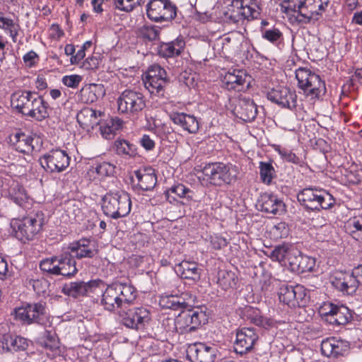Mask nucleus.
<instances>
[{
    "instance_id": "obj_59",
    "label": "nucleus",
    "mask_w": 362,
    "mask_h": 362,
    "mask_svg": "<svg viewBox=\"0 0 362 362\" xmlns=\"http://www.w3.org/2000/svg\"><path fill=\"white\" fill-rule=\"evenodd\" d=\"M17 24L18 23H14V21L11 18L0 16V28L3 30L9 31L10 29Z\"/></svg>"
},
{
    "instance_id": "obj_14",
    "label": "nucleus",
    "mask_w": 362,
    "mask_h": 362,
    "mask_svg": "<svg viewBox=\"0 0 362 362\" xmlns=\"http://www.w3.org/2000/svg\"><path fill=\"white\" fill-rule=\"evenodd\" d=\"M70 160L68 153L61 149H53L39 159L41 166L50 173L63 172L69 167Z\"/></svg>"
},
{
    "instance_id": "obj_9",
    "label": "nucleus",
    "mask_w": 362,
    "mask_h": 362,
    "mask_svg": "<svg viewBox=\"0 0 362 362\" xmlns=\"http://www.w3.org/2000/svg\"><path fill=\"white\" fill-rule=\"evenodd\" d=\"M208 322V316L203 308L181 312L173 320L174 329L180 334L192 333Z\"/></svg>"
},
{
    "instance_id": "obj_36",
    "label": "nucleus",
    "mask_w": 362,
    "mask_h": 362,
    "mask_svg": "<svg viewBox=\"0 0 362 362\" xmlns=\"http://www.w3.org/2000/svg\"><path fill=\"white\" fill-rule=\"evenodd\" d=\"M194 195V192L183 184L174 185L165 192L166 199L170 203L177 201L178 198L189 202L193 199Z\"/></svg>"
},
{
    "instance_id": "obj_37",
    "label": "nucleus",
    "mask_w": 362,
    "mask_h": 362,
    "mask_svg": "<svg viewBox=\"0 0 362 362\" xmlns=\"http://www.w3.org/2000/svg\"><path fill=\"white\" fill-rule=\"evenodd\" d=\"M185 42L182 39L177 38L170 42H162L158 47V53L163 57H173L180 55L184 49Z\"/></svg>"
},
{
    "instance_id": "obj_45",
    "label": "nucleus",
    "mask_w": 362,
    "mask_h": 362,
    "mask_svg": "<svg viewBox=\"0 0 362 362\" xmlns=\"http://www.w3.org/2000/svg\"><path fill=\"white\" fill-rule=\"evenodd\" d=\"M40 345L45 349L54 352L59 348V341L56 332L53 330L46 329L40 339Z\"/></svg>"
},
{
    "instance_id": "obj_13",
    "label": "nucleus",
    "mask_w": 362,
    "mask_h": 362,
    "mask_svg": "<svg viewBox=\"0 0 362 362\" xmlns=\"http://www.w3.org/2000/svg\"><path fill=\"white\" fill-rule=\"evenodd\" d=\"M146 15L151 21H169L176 17L177 7L170 0H151L146 5Z\"/></svg>"
},
{
    "instance_id": "obj_33",
    "label": "nucleus",
    "mask_w": 362,
    "mask_h": 362,
    "mask_svg": "<svg viewBox=\"0 0 362 362\" xmlns=\"http://www.w3.org/2000/svg\"><path fill=\"white\" fill-rule=\"evenodd\" d=\"M57 275L71 277L74 276L78 269L76 267V261L69 252H66L57 256Z\"/></svg>"
},
{
    "instance_id": "obj_12",
    "label": "nucleus",
    "mask_w": 362,
    "mask_h": 362,
    "mask_svg": "<svg viewBox=\"0 0 362 362\" xmlns=\"http://www.w3.org/2000/svg\"><path fill=\"white\" fill-rule=\"evenodd\" d=\"M15 317L23 324L46 325L48 317L46 309L42 303H30L15 309Z\"/></svg>"
},
{
    "instance_id": "obj_24",
    "label": "nucleus",
    "mask_w": 362,
    "mask_h": 362,
    "mask_svg": "<svg viewBox=\"0 0 362 362\" xmlns=\"http://www.w3.org/2000/svg\"><path fill=\"white\" fill-rule=\"evenodd\" d=\"M349 349L347 341L335 337L324 339L321 343V351L324 356L337 358L344 356Z\"/></svg>"
},
{
    "instance_id": "obj_41",
    "label": "nucleus",
    "mask_w": 362,
    "mask_h": 362,
    "mask_svg": "<svg viewBox=\"0 0 362 362\" xmlns=\"http://www.w3.org/2000/svg\"><path fill=\"white\" fill-rule=\"evenodd\" d=\"M105 95V89L102 84H90L88 88L82 89L81 99L83 103H93Z\"/></svg>"
},
{
    "instance_id": "obj_23",
    "label": "nucleus",
    "mask_w": 362,
    "mask_h": 362,
    "mask_svg": "<svg viewBox=\"0 0 362 362\" xmlns=\"http://www.w3.org/2000/svg\"><path fill=\"white\" fill-rule=\"evenodd\" d=\"M195 296L192 294L185 292L180 296H165L160 300V305L163 308L172 310H181L194 306Z\"/></svg>"
},
{
    "instance_id": "obj_50",
    "label": "nucleus",
    "mask_w": 362,
    "mask_h": 362,
    "mask_svg": "<svg viewBox=\"0 0 362 362\" xmlns=\"http://www.w3.org/2000/svg\"><path fill=\"white\" fill-rule=\"evenodd\" d=\"M275 175V170L270 163L260 162L259 163V175L261 180L269 185Z\"/></svg>"
},
{
    "instance_id": "obj_26",
    "label": "nucleus",
    "mask_w": 362,
    "mask_h": 362,
    "mask_svg": "<svg viewBox=\"0 0 362 362\" xmlns=\"http://www.w3.org/2000/svg\"><path fill=\"white\" fill-rule=\"evenodd\" d=\"M240 317L245 321L269 329L274 325V320L270 318L264 317L259 309L252 306H245L240 311Z\"/></svg>"
},
{
    "instance_id": "obj_43",
    "label": "nucleus",
    "mask_w": 362,
    "mask_h": 362,
    "mask_svg": "<svg viewBox=\"0 0 362 362\" xmlns=\"http://www.w3.org/2000/svg\"><path fill=\"white\" fill-rule=\"evenodd\" d=\"M345 230L354 240L362 243V216L350 218L345 224Z\"/></svg>"
},
{
    "instance_id": "obj_20",
    "label": "nucleus",
    "mask_w": 362,
    "mask_h": 362,
    "mask_svg": "<svg viewBox=\"0 0 362 362\" xmlns=\"http://www.w3.org/2000/svg\"><path fill=\"white\" fill-rule=\"evenodd\" d=\"M217 348L214 344L197 342L189 347L188 356L194 362H214L217 355Z\"/></svg>"
},
{
    "instance_id": "obj_27",
    "label": "nucleus",
    "mask_w": 362,
    "mask_h": 362,
    "mask_svg": "<svg viewBox=\"0 0 362 362\" xmlns=\"http://www.w3.org/2000/svg\"><path fill=\"white\" fill-rule=\"evenodd\" d=\"M96 286L94 281H74L65 284L62 289L64 295L78 298L87 295L89 292H93V288Z\"/></svg>"
},
{
    "instance_id": "obj_58",
    "label": "nucleus",
    "mask_w": 362,
    "mask_h": 362,
    "mask_svg": "<svg viewBox=\"0 0 362 362\" xmlns=\"http://www.w3.org/2000/svg\"><path fill=\"white\" fill-rule=\"evenodd\" d=\"M110 124V123L109 122L106 124H101L100 127L101 134L107 139H111L116 132L115 129H113V127Z\"/></svg>"
},
{
    "instance_id": "obj_35",
    "label": "nucleus",
    "mask_w": 362,
    "mask_h": 362,
    "mask_svg": "<svg viewBox=\"0 0 362 362\" xmlns=\"http://www.w3.org/2000/svg\"><path fill=\"white\" fill-rule=\"evenodd\" d=\"M137 185L144 191H150L154 188L157 177L154 169L151 168L139 169L135 172Z\"/></svg>"
},
{
    "instance_id": "obj_15",
    "label": "nucleus",
    "mask_w": 362,
    "mask_h": 362,
    "mask_svg": "<svg viewBox=\"0 0 362 362\" xmlns=\"http://www.w3.org/2000/svg\"><path fill=\"white\" fill-rule=\"evenodd\" d=\"M280 302L290 308L303 307L306 303V291L303 286L283 284L278 292Z\"/></svg>"
},
{
    "instance_id": "obj_22",
    "label": "nucleus",
    "mask_w": 362,
    "mask_h": 362,
    "mask_svg": "<svg viewBox=\"0 0 362 362\" xmlns=\"http://www.w3.org/2000/svg\"><path fill=\"white\" fill-rule=\"evenodd\" d=\"M68 250L74 257L78 259L93 258L98 253L95 243L90 238H81L73 242L69 245Z\"/></svg>"
},
{
    "instance_id": "obj_55",
    "label": "nucleus",
    "mask_w": 362,
    "mask_h": 362,
    "mask_svg": "<svg viewBox=\"0 0 362 362\" xmlns=\"http://www.w3.org/2000/svg\"><path fill=\"white\" fill-rule=\"evenodd\" d=\"M337 306V305H334L332 303H325L320 307L319 313L322 316L325 317V320L327 322V319L332 316V314L334 313Z\"/></svg>"
},
{
    "instance_id": "obj_18",
    "label": "nucleus",
    "mask_w": 362,
    "mask_h": 362,
    "mask_svg": "<svg viewBox=\"0 0 362 362\" xmlns=\"http://www.w3.org/2000/svg\"><path fill=\"white\" fill-rule=\"evenodd\" d=\"M310 2L311 0H284L282 7L285 8V12L293 11L292 18L298 24H308L311 23L314 15H319L320 13L310 9L307 12H302L303 6Z\"/></svg>"
},
{
    "instance_id": "obj_62",
    "label": "nucleus",
    "mask_w": 362,
    "mask_h": 362,
    "mask_svg": "<svg viewBox=\"0 0 362 362\" xmlns=\"http://www.w3.org/2000/svg\"><path fill=\"white\" fill-rule=\"evenodd\" d=\"M37 58V54L34 51H30L23 56V62L30 67L34 66L35 64V59Z\"/></svg>"
},
{
    "instance_id": "obj_64",
    "label": "nucleus",
    "mask_w": 362,
    "mask_h": 362,
    "mask_svg": "<svg viewBox=\"0 0 362 362\" xmlns=\"http://www.w3.org/2000/svg\"><path fill=\"white\" fill-rule=\"evenodd\" d=\"M353 274L356 277L358 286H362V264L353 269Z\"/></svg>"
},
{
    "instance_id": "obj_40",
    "label": "nucleus",
    "mask_w": 362,
    "mask_h": 362,
    "mask_svg": "<svg viewBox=\"0 0 362 362\" xmlns=\"http://www.w3.org/2000/svg\"><path fill=\"white\" fill-rule=\"evenodd\" d=\"M113 149L117 155L125 159L134 158L137 155L136 146L125 139L115 140Z\"/></svg>"
},
{
    "instance_id": "obj_19",
    "label": "nucleus",
    "mask_w": 362,
    "mask_h": 362,
    "mask_svg": "<svg viewBox=\"0 0 362 362\" xmlns=\"http://www.w3.org/2000/svg\"><path fill=\"white\" fill-rule=\"evenodd\" d=\"M222 82L228 90L243 91L250 87L251 76L244 70L234 69L225 74Z\"/></svg>"
},
{
    "instance_id": "obj_5",
    "label": "nucleus",
    "mask_w": 362,
    "mask_h": 362,
    "mask_svg": "<svg viewBox=\"0 0 362 362\" xmlns=\"http://www.w3.org/2000/svg\"><path fill=\"white\" fill-rule=\"evenodd\" d=\"M43 214H35L21 219H13L11 222L12 233L21 242L34 240L42 228Z\"/></svg>"
},
{
    "instance_id": "obj_57",
    "label": "nucleus",
    "mask_w": 362,
    "mask_h": 362,
    "mask_svg": "<svg viewBox=\"0 0 362 362\" xmlns=\"http://www.w3.org/2000/svg\"><path fill=\"white\" fill-rule=\"evenodd\" d=\"M141 145L147 151H151L155 148V141L147 134L143 135L140 140Z\"/></svg>"
},
{
    "instance_id": "obj_28",
    "label": "nucleus",
    "mask_w": 362,
    "mask_h": 362,
    "mask_svg": "<svg viewBox=\"0 0 362 362\" xmlns=\"http://www.w3.org/2000/svg\"><path fill=\"white\" fill-rule=\"evenodd\" d=\"M101 111H98L90 107L83 108L76 115V119L83 129H93L100 124L99 117L103 115Z\"/></svg>"
},
{
    "instance_id": "obj_48",
    "label": "nucleus",
    "mask_w": 362,
    "mask_h": 362,
    "mask_svg": "<svg viewBox=\"0 0 362 362\" xmlns=\"http://www.w3.org/2000/svg\"><path fill=\"white\" fill-rule=\"evenodd\" d=\"M11 199L16 204L23 206L26 203L28 196L24 187L19 184H13L9 189Z\"/></svg>"
},
{
    "instance_id": "obj_7",
    "label": "nucleus",
    "mask_w": 362,
    "mask_h": 362,
    "mask_svg": "<svg viewBox=\"0 0 362 362\" xmlns=\"http://www.w3.org/2000/svg\"><path fill=\"white\" fill-rule=\"evenodd\" d=\"M298 87L312 99L318 98L326 92L325 83L315 72L307 67H299L295 71Z\"/></svg>"
},
{
    "instance_id": "obj_47",
    "label": "nucleus",
    "mask_w": 362,
    "mask_h": 362,
    "mask_svg": "<svg viewBox=\"0 0 362 362\" xmlns=\"http://www.w3.org/2000/svg\"><path fill=\"white\" fill-rule=\"evenodd\" d=\"M274 149L279 154L281 159L293 163L300 167H303L305 165V161L296 153H293L291 150L283 148L279 145H274Z\"/></svg>"
},
{
    "instance_id": "obj_44",
    "label": "nucleus",
    "mask_w": 362,
    "mask_h": 362,
    "mask_svg": "<svg viewBox=\"0 0 362 362\" xmlns=\"http://www.w3.org/2000/svg\"><path fill=\"white\" fill-rule=\"evenodd\" d=\"M238 281V276L234 272L222 269L218 272L217 283L225 291L235 288Z\"/></svg>"
},
{
    "instance_id": "obj_39",
    "label": "nucleus",
    "mask_w": 362,
    "mask_h": 362,
    "mask_svg": "<svg viewBox=\"0 0 362 362\" xmlns=\"http://www.w3.org/2000/svg\"><path fill=\"white\" fill-rule=\"evenodd\" d=\"M11 141L14 145L15 149L21 153H29L34 150L33 145V138L25 135L24 133L17 132L11 137Z\"/></svg>"
},
{
    "instance_id": "obj_63",
    "label": "nucleus",
    "mask_w": 362,
    "mask_h": 362,
    "mask_svg": "<svg viewBox=\"0 0 362 362\" xmlns=\"http://www.w3.org/2000/svg\"><path fill=\"white\" fill-rule=\"evenodd\" d=\"M180 81L185 83L188 88L194 87V78L191 74H188L187 73L181 74Z\"/></svg>"
},
{
    "instance_id": "obj_2",
    "label": "nucleus",
    "mask_w": 362,
    "mask_h": 362,
    "mask_svg": "<svg viewBox=\"0 0 362 362\" xmlns=\"http://www.w3.org/2000/svg\"><path fill=\"white\" fill-rule=\"evenodd\" d=\"M12 106L18 112L37 121L49 117V105L37 93L30 90H18L11 97Z\"/></svg>"
},
{
    "instance_id": "obj_6",
    "label": "nucleus",
    "mask_w": 362,
    "mask_h": 362,
    "mask_svg": "<svg viewBox=\"0 0 362 362\" xmlns=\"http://www.w3.org/2000/svg\"><path fill=\"white\" fill-rule=\"evenodd\" d=\"M103 213L112 218L126 216L131 211V200L129 194L124 191L110 192L103 197Z\"/></svg>"
},
{
    "instance_id": "obj_3",
    "label": "nucleus",
    "mask_w": 362,
    "mask_h": 362,
    "mask_svg": "<svg viewBox=\"0 0 362 362\" xmlns=\"http://www.w3.org/2000/svg\"><path fill=\"white\" fill-rule=\"evenodd\" d=\"M298 202L308 211H320L331 209L335 199L326 190L317 187H306L297 194Z\"/></svg>"
},
{
    "instance_id": "obj_46",
    "label": "nucleus",
    "mask_w": 362,
    "mask_h": 362,
    "mask_svg": "<svg viewBox=\"0 0 362 362\" xmlns=\"http://www.w3.org/2000/svg\"><path fill=\"white\" fill-rule=\"evenodd\" d=\"M160 28L146 23L139 28V35L145 40L154 41L159 39Z\"/></svg>"
},
{
    "instance_id": "obj_21",
    "label": "nucleus",
    "mask_w": 362,
    "mask_h": 362,
    "mask_svg": "<svg viewBox=\"0 0 362 362\" xmlns=\"http://www.w3.org/2000/svg\"><path fill=\"white\" fill-rule=\"evenodd\" d=\"M257 207L261 211L273 215H281L286 211V205L276 195L263 193L258 199Z\"/></svg>"
},
{
    "instance_id": "obj_25",
    "label": "nucleus",
    "mask_w": 362,
    "mask_h": 362,
    "mask_svg": "<svg viewBox=\"0 0 362 362\" xmlns=\"http://www.w3.org/2000/svg\"><path fill=\"white\" fill-rule=\"evenodd\" d=\"M332 286L344 294H354L358 287V284L355 275L351 273H337L332 280Z\"/></svg>"
},
{
    "instance_id": "obj_11",
    "label": "nucleus",
    "mask_w": 362,
    "mask_h": 362,
    "mask_svg": "<svg viewBox=\"0 0 362 362\" xmlns=\"http://www.w3.org/2000/svg\"><path fill=\"white\" fill-rule=\"evenodd\" d=\"M119 113L135 117L146 107V98L139 91L126 89L122 92L117 100Z\"/></svg>"
},
{
    "instance_id": "obj_54",
    "label": "nucleus",
    "mask_w": 362,
    "mask_h": 362,
    "mask_svg": "<svg viewBox=\"0 0 362 362\" xmlns=\"http://www.w3.org/2000/svg\"><path fill=\"white\" fill-rule=\"evenodd\" d=\"M96 172L100 176H110L115 172V165L107 162H103L97 165Z\"/></svg>"
},
{
    "instance_id": "obj_17",
    "label": "nucleus",
    "mask_w": 362,
    "mask_h": 362,
    "mask_svg": "<svg viewBox=\"0 0 362 362\" xmlns=\"http://www.w3.org/2000/svg\"><path fill=\"white\" fill-rule=\"evenodd\" d=\"M258 340L259 335L254 328L243 327L238 329L236 331L234 350L240 356L247 354L252 351Z\"/></svg>"
},
{
    "instance_id": "obj_51",
    "label": "nucleus",
    "mask_w": 362,
    "mask_h": 362,
    "mask_svg": "<svg viewBox=\"0 0 362 362\" xmlns=\"http://www.w3.org/2000/svg\"><path fill=\"white\" fill-rule=\"evenodd\" d=\"M142 0H112L114 8L120 11L131 12L141 5Z\"/></svg>"
},
{
    "instance_id": "obj_42",
    "label": "nucleus",
    "mask_w": 362,
    "mask_h": 362,
    "mask_svg": "<svg viewBox=\"0 0 362 362\" xmlns=\"http://www.w3.org/2000/svg\"><path fill=\"white\" fill-rule=\"evenodd\" d=\"M352 318L349 309L344 305H337L332 316L327 319V322L334 325L347 324Z\"/></svg>"
},
{
    "instance_id": "obj_32",
    "label": "nucleus",
    "mask_w": 362,
    "mask_h": 362,
    "mask_svg": "<svg viewBox=\"0 0 362 362\" xmlns=\"http://www.w3.org/2000/svg\"><path fill=\"white\" fill-rule=\"evenodd\" d=\"M174 124L180 126L189 133L195 134L199 129V122L195 117L183 112H173L170 115Z\"/></svg>"
},
{
    "instance_id": "obj_61",
    "label": "nucleus",
    "mask_w": 362,
    "mask_h": 362,
    "mask_svg": "<svg viewBox=\"0 0 362 362\" xmlns=\"http://www.w3.org/2000/svg\"><path fill=\"white\" fill-rule=\"evenodd\" d=\"M274 233L279 238L286 237L288 235V229L284 223H280L274 228Z\"/></svg>"
},
{
    "instance_id": "obj_30",
    "label": "nucleus",
    "mask_w": 362,
    "mask_h": 362,
    "mask_svg": "<svg viewBox=\"0 0 362 362\" xmlns=\"http://www.w3.org/2000/svg\"><path fill=\"white\" fill-rule=\"evenodd\" d=\"M289 266L292 271L298 273L311 272L315 266V259L302 255L298 250V254L290 258Z\"/></svg>"
},
{
    "instance_id": "obj_10",
    "label": "nucleus",
    "mask_w": 362,
    "mask_h": 362,
    "mask_svg": "<svg viewBox=\"0 0 362 362\" xmlns=\"http://www.w3.org/2000/svg\"><path fill=\"white\" fill-rule=\"evenodd\" d=\"M261 8L257 0H230L226 15L234 23L259 18Z\"/></svg>"
},
{
    "instance_id": "obj_16",
    "label": "nucleus",
    "mask_w": 362,
    "mask_h": 362,
    "mask_svg": "<svg viewBox=\"0 0 362 362\" xmlns=\"http://www.w3.org/2000/svg\"><path fill=\"white\" fill-rule=\"evenodd\" d=\"M268 100L279 106L294 110L297 106V95L295 90L283 86H278L267 93Z\"/></svg>"
},
{
    "instance_id": "obj_56",
    "label": "nucleus",
    "mask_w": 362,
    "mask_h": 362,
    "mask_svg": "<svg viewBox=\"0 0 362 362\" xmlns=\"http://www.w3.org/2000/svg\"><path fill=\"white\" fill-rule=\"evenodd\" d=\"M82 80V77L78 75L65 76L62 78L63 83L70 88H77Z\"/></svg>"
},
{
    "instance_id": "obj_60",
    "label": "nucleus",
    "mask_w": 362,
    "mask_h": 362,
    "mask_svg": "<svg viewBox=\"0 0 362 362\" xmlns=\"http://www.w3.org/2000/svg\"><path fill=\"white\" fill-rule=\"evenodd\" d=\"M99 64V60L96 57H88L83 63V67L86 69H95Z\"/></svg>"
},
{
    "instance_id": "obj_52",
    "label": "nucleus",
    "mask_w": 362,
    "mask_h": 362,
    "mask_svg": "<svg viewBox=\"0 0 362 362\" xmlns=\"http://www.w3.org/2000/svg\"><path fill=\"white\" fill-rule=\"evenodd\" d=\"M40 269L52 275H57V256L42 259L40 263Z\"/></svg>"
},
{
    "instance_id": "obj_49",
    "label": "nucleus",
    "mask_w": 362,
    "mask_h": 362,
    "mask_svg": "<svg viewBox=\"0 0 362 362\" xmlns=\"http://www.w3.org/2000/svg\"><path fill=\"white\" fill-rule=\"evenodd\" d=\"M262 36L263 39L276 46H279L284 42L283 33L276 27L262 30Z\"/></svg>"
},
{
    "instance_id": "obj_31",
    "label": "nucleus",
    "mask_w": 362,
    "mask_h": 362,
    "mask_svg": "<svg viewBox=\"0 0 362 362\" xmlns=\"http://www.w3.org/2000/svg\"><path fill=\"white\" fill-rule=\"evenodd\" d=\"M29 346V341L21 336L5 335L0 340V352L25 351Z\"/></svg>"
},
{
    "instance_id": "obj_1",
    "label": "nucleus",
    "mask_w": 362,
    "mask_h": 362,
    "mask_svg": "<svg viewBox=\"0 0 362 362\" xmlns=\"http://www.w3.org/2000/svg\"><path fill=\"white\" fill-rule=\"evenodd\" d=\"M136 298V288L128 284L114 282L107 285L103 292L100 305L110 312L117 311L122 324L134 330H143L151 320L150 311L144 307L125 310Z\"/></svg>"
},
{
    "instance_id": "obj_4",
    "label": "nucleus",
    "mask_w": 362,
    "mask_h": 362,
    "mask_svg": "<svg viewBox=\"0 0 362 362\" xmlns=\"http://www.w3.org/2000/svg\"><path fill=\"white\" fill-rule=\"evenodd\" d=\"M202 173L211 185L222 187L234 182L239 173L238 167L231 163L216 162L206 164Z\"/></svg>"
},
{
    "instance_id": "obj_38",
    "label": "nucleus",
    "mask_w": 362,
    "mask_h": 362,
    "mask_svg": "<svg viewBox=\"0 0 362 362\" xmlns=\"http://www.w3.org/2000/svg\"><path fill=\"white\" fill-rule=\"evenodd\" d=\"M176 271L182 279L194 281L200 279L202 269L199 268L197 263L194 262L182 261L177 265Z\"/></svg>"
},
{
    "instance_id": "obj_29",
    "label": "nucleus",
    "mask_w": 362,
    "mask_h": 362,
    "mask_svg": "<svg viewBox=\"0 0 362 362\" xmlns=\"http://www.w3.org/2000/svg\"><path fill=\"white\" fill-rule=\"evenodd\" d=\"M237 117L245 122L253 121L257 115V108L253 100L250 98H240L235 107Z\"/></svg>"
},
{
    "instance_id": "obj_34",
    "label": "nucleus",
    "mask_w": 362,
    "mask_h": 362,
    "mask_svg": "<svg viewBox=\"0 0 362 362\" xmlns=\"http://www.w3.org/2000/svg\"><path fill=\"white\" fill-rule=\"evenodd\" d=\"M298 254V249L291 244L284 243L276 245L267 255L273 260L289 264V259Z\"/></svg>"
},
{
    "instance_id": "obj_53",
    "label": "nucleus",
    "mask_w": 362,
    "mask_h": 362,
    "mask_svg": "<svg viewBox=\"0 0 362 362\" xmlns=\"http://www.w3.org/2000/svg\"><path fill=\"white\" fill-rule=\"evenodd\" d=\"M311 2L313 4L312 8L313 10L320 13L319 15H314L313 18L317 21L319 19V16H322V13L325 11L329 4V0H311Z\"/></svg>"
},
{
    "instance_id": "obj_8",
    "label": "nucleus",
    "mask_w": 362,
    "mask_h": 362,
    "mask_svg": "<svg viewBox=\"0 0 362 362\" xmlns=\"http://www.w3.org/2000/svg\"><path fill=\"white\" fill-rule=\"evenodd\" d=\"M145 88L151 95L160 98H167L170 80L166 71L158 64L151 66L148 70L145 79H144Z\"/></svg>"
}]
</instances>
